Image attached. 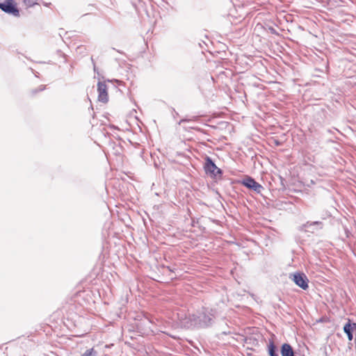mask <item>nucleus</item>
I'll return each mask as SVG.
<instances>
[{
  "mask_svg": "<svg viewBox=\"0 0 356 356\" xmlns=\"http://www.w3.org/2000/svg\"><path fill=\"white\" fill-rule=\"evenodd\" d=\"M293 281L303 290H306L309 287V280L304 273H296L293 274Z\"/></svg>",
  "mask_w": 356,
  "mask_h": 356,
  "instance_id": "obj_5",
  "label": "nucleus"
},
{
  "mask_svg": "<svg viewBox=\"0 0 356 356\" xmlns=\"http://www.w3.org/2000/svg\"><path fill=\"white\" fill-rule=\"evenodd\" d=\"M36 1L37 0H24V3L27 7H33V6L38 4Z\"/></svg>",
  "mask_w": 356,
  "mask_h": 356,
  "instance_id": "obj_11",
  "label": "nucleus"
},
{
  "mask_svg": "<svg viewBox=\"0 0 356 356\" xmlns=\"http://www.w3.org/2000/svg\"><path fill=\"white\" fill-rule=\"evenodd\" d=\"M204 169L206 174L211 177H220L222 174L221 169L218 168L209 156H206L204 165Z\"/></svg>",
  "mask_w": 356,
  "mask_h": 356,
  "instance_id": "obj_2",
  "label": "nucleus"
},
{
  "mask_svg": "<svg viewBox=\"0 0 356 356\" xmlns=\"http://www.w3.org/2000/svg\"><path fill=\"white\" fill-rule=\"evenodd\" d=\"M216 312L213 309L202 308L197 314H189L184 319V325L190 327L192 326L198 327H207L211 325L216 318Z\"/></svg>",
  "mask_w": 356,
  "mask_h": 356,
  "instance_id": "obj_1",
  "label": "nucleus"
},
{
  "mask_svg": "<svg viewBox=\"0 0 356 356\" xmlns=\"http://www.w3.org/2000/svg\"><path fill=\"white\" fill-rule=\"evenodd\" d=\"M44 88H45V86H43V85H41V86L38 88V89L35 90H33V93H36V92H38V91H42V90H44Z\"/></svg>",
  "mask_w": 356,
  "mask_h": 356,
  "instance_id": "obj_13",
  "label": "nucleus"
},
{
  "mask_svg": "<svg viewBox=\"0 0 356 356\" xmlns=\"http://www.w3.org/2000/svg\"><path fill=\"white\" fill-rule=\"evenodd\" d=\"M95 353L93 348L88 349L81 356H92Z\"/></svg>",
  "mask_w": 356,
  "mask_h": 356,
  "instance_id": "obj_12",
  "label": "nucleus"
},
{
  "mask_svg": "<svg viewBox=\"0 0 356 356\" xmlns=\"http://www.w3.org/2000/svg\"><path fill=\"white\" fill-rule=\"evenodd\" d=\"M268 352L270 356H279L278 350L273 340H270L268 345Z\"/></svg>",
  "mask_w": 356,
  "mask_h": 356,
  "instance_id": "obj_10",
  "label": "nucleus"
},
{
  "mask_svg": "<svg viewBox=\"0 0 356 356\" xmlns=\"http://www.w3.org/2000/svg\"><path fill=\"white\" fill-rule=\"evenodd\" d=\"M353 327H356V323H354L351 324L350 321L346 323L343 326V331L347 334L349 340L353 339Z\"/></svg>",
  "mask_w": 356,
  "mask_h": 356,
  "instance_id": "obj_9",
  "label": "nucleus"
},
{
  "mask_svg": "<svg viewBox=\"0 0 356 356\" xmlns=\"http://www.w3.org/2000/svg\"><path fill=\"white\" fill-rule=\"evenodd\" d=\"M241 183L248 188L251 189L257 193H261V191L264 190V187L250 177H246L244 178Z\"/></svg>",
  "mask_w": 356,
  "mask_h": 356,
  "instance_id": "obj_4",
  "label": "nucleus"
},
{
  "mask_svg": "<svg viewBox=\"0 0 356 356\" xmlns=\"http://www.w3.org/2000/svg\"><path fill=\"white\" fill-rule=\"evenodd\" d=\"M0 9L6 13L13 15L15 17L19 16V11L14 0H5L0 3Z\"/></svg>",
  "mask_w": 356,
  "mask_h": 356,
  "instance_id": "obj_3",
  "label": "nucleus"
},
{
  "mask_svg": "<svg viewBox=\"0 0 356 356\" xmlns=\"http://www.w3.org/2000/svg\"><path fill=\"white\" fill-rule=\"evenodd\" d=\"M307 232H314L315 229H321L323 228V222L321 221H308L303 225Z\"/></svg>",
  "mask_w": 356,
  "mask_h": 356,
  "instance_id": "obj_7",
  "label": "nucleus"
},
{
  "mask_svg": "<svg viewBox=\"0 0 356 356\" xmlns=\"http://www.w3.org/2000/svg\"><path fill=\"white\" fill-rule=\"evenodd\" d=\"M275 143L276 145H280V143L278 142L277 140H275Z\"/></svg>",
  "mask_w": 356,
  "mask_h": 356,
  "instance_id": "obj_15",
  "label": "nucleus"
},
{
  "mask_svg": "<svg viewBox=\"0 0 356 356\" xmlns=\"http://www.w3.org/2000/svg\"><path fill=\"white\" fill-rule=\"evenodd\" d=\"M91 61H92V64H93V70H94V72H95L98 73V72H97V67H96V65H95V60H94V59H93V58H92V57L91 58Z\"/></svg>",
  "mask_w": 356,
  "mask_h": 356,
  "instance_id": "obj_14",
  "label": "nucleus"
},
{
  "mask_svg": "<svg viewBox=\"0 0 356 356\" xmlns=\"http://www.w3.org/2000/svg\"><path fill=\"white\" fill-rule=\"evenodd\" d=\"M280 353L282 356H295L293 348L290 344L286 343L282 344Z\"/></svg>",
  "mask_w": 356,
  "mask_h": 356,
  "instance_id": "obj_8",
  "label": "nucleus"
},
{
  "mask_svg": "<svg viewBox=\"0 0 356 356\" xmlns=\"http://www.w3.org/2000/svg\"><path fill=\"white\" fill-rule=\"evenodd\" d=\"M98 100L103 103L108 101L107 86L105 82L99 81L97 83Z\"/></svg>",
  "mask_w": 356,
  "mask_h": 356,
  "instance_id": "obj_6",
  "label": "nucleus"
}]
</instances>
